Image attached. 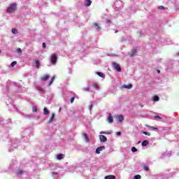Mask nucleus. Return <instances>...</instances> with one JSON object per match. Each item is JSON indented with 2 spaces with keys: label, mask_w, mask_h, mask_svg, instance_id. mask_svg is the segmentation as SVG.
I'll use <instances>...</instances> for the list:
<instances>
[{
  "label": "nucleus",
  "mask_w": 179,
  "mask_h": 179,
  "mask_svg": "<svg viewBox=\"0 0 179 179\" xmlns=\"http://www.w3.org/2000/svg\"><path fill=\"white\" fill-rule=\"evenodd\" d=\"M14 10H16V3H15L10 5V6L7 8L6 12L7 13H12V12H14Z\"/></svg>",
  "instance_id": "1"
},
{
  "label": "nucleus",
  "mask_w": 179,
  "mask_h": 179,
  "mask_svg": "<svg viewBox=\"0 0 179 179\" xmlns=\"http://www.w3.org/2000/svg\"><path fill=\"white\" fill-rule=\"evenodd\" d=\"M112 65L114 68V69H115V71H117V72H121V66H120V64H117V62H113L112 63Z\"/></svg>",
  "instance_id": "2"
},
{
  "label": "nucleus",
  "mask_w": 179,
  "mask_h": 179,
  "mask_svg": "<svg viewBox=\"0 0 179 179\" xmlns=\"http://www.w3.org/2000/svg\"><path fill=\"white\" fill-rule=\"evenodd\" d=\"M58 58L57 57V55L54 54L50 57V62L52 64V65H55L57 64Z\"/></svg>",
  "instance_id": "3"
},
{
  "label": "nucleus",
  "mask_w": 179,
  "mask_h": 179,
  "mask_svg": "<svg viewBox=\"0 0 179 179\" xmlns=\"http://www.w3.org/2000/svg\"><path fill=\"white\" fill-rule=\"evenodd\" d=\"M115 118L119 124V122H122V121H124V115H117L115 116Z\"/></svg>",
  "instance_id": "4"
},
{
  "label": "nucleus",
  "mask_w": 179,
  "mask_h": 179,
  "mask_svg": "<svg viewBox=\"0 0 179 179\" xmlns=\"http://www.w3.org/2000/svg\"><path fill=\"white\" fill-rule=\"evenodd\" d=\"M104 149H106V147L104 146L98 147L95 151V153H96V155H100V152L104 150Z\"/></svg>",
  "instance_id": "5"
},
{
  "label": "nucleus",
  "mask_w": 179,
  "mask_h": 179,
  "mask_svg": "<svg viewBox=\"0 0 179 179\" xmlns=\"http://www.w3.org/2000/svg\"><path fill=\"white\" fill-rule=\"evenodd\" d=\"M99 139L101 143H104L105 142H107V137L104 135H99Z\"/></svg>",
  "instance_id": "6"
},
{
  "label": "nucleus",
  "mask_w": 179,
  "mask_h": 179,
  "mask_svg": "<svg viewBox=\"0 0 179 179\" xmlns=\"http://www.w3.org/2000/svg\"><path fill=\"white\" fill-rule=\"evenodd\" d=\"M107 121L109 124H113V122H114V119L113 118L111 113H109V115L107 117Z\"/></svg>",
  "instance_id": "7"
},
{
  "label": "nucleus",
  "mask_w": 179,
  "mask_h": 179,
  "mask_svg": "<svg viewBox=\"0 0 179 179\" xmlns=\"http://www.w3.org/2000/svg\"><path fill=\"white\" fill-rule=\"evenodd\" d=\"M19 143H20V142H19L18 140H16V139L13 140V148H17V146H19Z\"/></svg>",
  "instance_id": "8"
},
{
  "label": "nucleus",
  "mask_w": 179,
  "mask_h": 179,
  "mask_svg": "<svg viewBox=\"0 0 179 179\" xmlns=\"http://www.w3.org/2000/svg\"><path fill=\"white\" fill-rule=\"evenodd\" d=\"M64 157H65V155H64V154H58L56 156V158L57 160H62V159H64Z\"/></svg>",
  "instance_id": "9"
},
{
  "label": "nucleus",
  "mask_w": 179,
  "mask_h": 179,
  "mask_svg": "<svg viewBox=\"0 0 179 179\" xmlns=\"http://www.w3.org/2000/svg\"><path fill=\"white\" fill-rule=\"evenodd\" d=\"M49 78H50V74H46L43 77H41V80H43V82H45L46 80H48Z\"/></svg>",
  "instance_id": "10"
},
{
  "label": "nucleus",
  "mask_w": 179,
  "mask_h": 179,
  "mask_svg": "<svg viewBox=\"0 0 179 179\" xmlns=\"http://www.w3.org/2000/svg\"><path fill=\"white\" fill-rule=\"evenodd\" d=\"M83 137L84 138V140H85L87 143H89L90 139H89V136H87V134H86V133L83 134Z\"/></svg>",
  "instance_id": "11"
},
{
  "label": "nucleus",
  "mask_w": 179,
  "mask_h": 179,
  "mask_svg": "<svg viewBox=\"0 0 179 179\" xmlns=\"http://www.w3.org/2000/svg\"><path fill=\"white\" fill-rule=\"evenodd\" d=\"M55 118V113H52L51 114V117H50V120H48V123L51 124L54 121Z\"/></svg>",
  "instance_id": "12"
},
{
  "label": "nucleus",
  "mask_w": 179,
  "mask_h": 179,
  "mask_svg": "<svg viewBox=\"0 0 179 179\" xmlns=\"http://www.w3.org/2000/svg\"><path fill=\"white\" fill-rule=\"evenodd\" d=\"M94 27H95L97 31H100V30H101V27H100V25H99V24L97 23H94Z\"/></svg>",
  "instance_id": "13"
},
{
  "label": "nucleus",
  "mask_w": 179,
  "mask_h": 179,
  "mask_svg": "<svg viewBox=\"0 0 179 179\" xmlns=\"http://www.w3.org/2000/svg\"><path fill=\"white\" fill-rule=\"evenodd\" d=\"M146 127H147V128H148L151 131H159V129L157 127L149 126V125H146Z\"/></svg>",
  "instance_id": "14"
},
{
  "label": "nucleus",
  "mask_w": 179,
  "mask_h": 179,
  "mask_svg": "<svg viewBox=\"0 0 179 179\" xmlns=\"http://www.w3.org/2000/svg\"><path fill=\"white\" fill-rule=\"evenodd\" d=\"M132 87V85L131 84H129V85H124L122 86V89H131Z\"/></svg>",
  "instance_id": "15"
},
{
  "label": "nucleus",
  "mask_w": 179,
  "mask_h": 179,
  "mask_svg": "<svg viewBox=\"0 0 179 179\" xmlns=\"http://www.w3.org/2000/svg\"><path fill=\"white\" fill-rule=\"evenodd\" d=\"M43 114L44 115H48L50 114V110L47 109V108H43Z\"/></svg>",
  "instance_id": "16"
},
{
  "label": "nucleus",
  "mask_w": 179,
  "mask_h": 179,
  "mask_svg": "<svg viewBox=\"0 0 179 179\" xmlns=\"http://www.w3.org/2000/svg\"><path fill=\"white\" fill-rule=\"evenodd\" d=\"M138 52V50H136V49H134L132 51H131V53L130 55V57H134L135 56V54H136V52Z\"/></svg>",
  "instance_id": "17"
},
{
  "label": "nucleus",
  "mask_w": 179,
  "mask_h": 179,
  "mask_svg": "<svg viewBox=\"0 0 179 179\" xmlns=\"http://www.w3.org/2000/svg\"><path fill=\"white\" fill-rule=\"evenodd\" d=\"M92 5L91 0H85V6H90Z\"/></svg>",
  "instance_id": "18"
},
{
  "label": "nucleus",
  "mask_w": 179,
  "mask_h": 179,
  "mask_svg": "<svg viewBox=\"0 0 179 179\" xmlns=\"http://www.w3.org/2000/svg\"><path fill=\"white\" fill-rule=\"evenodd\" d=\"M96 75L99 76L100 78H106V76L104 75V73H101V72H99V71H98V72H96Z\"/></svg>",
  "instance_id": "19"
},
{
  "label": "nucleus",
  "mask_w": 179,
  "mask_h": 179,
  "mask_svg": "<svg viewBox=\"0 0 179 179\" xmlns=\"http://www.w3.org/2000/svg\"><path fill=\"white\" fill-rule=\"evenodd\" d=\"M105 179H115V176L113 175H108L105 177Z\"/></svg>",
  "instance_id": "20"
},
{
  "label": "nucleus",
  "mask_w": 179,
  "mask_h": 179,
  "mask_svg": "<svg viewBox=\"0 0 179 179\" xmlns=\"http://www.w3.org/2000/svg\"><path fill=\"white\" fill-rule=\"evenodd\" d=\"M55 79V76L52 77L51 80L49 81L48 86H51V85H52V82H54Z\"/></svg>",
  "instance_id": "21"
},
{
  "label": "nucleus",
  "mask_w": 179,
  "mask_h": 179,
  "mask_svg": "<svg viewBox=\"0 0 179 179\" xmlns=\"http://www.w3.org/2000/svg\"><path fill=\"white\" fill-rule=\"evenodd\" d=\"M147 145H149V141H148L147 140L143 141L141 143L142 146H146Z\"/></svg>",
  "instance_id": "22"
},
{
  "label": "nucleus",
  "mask_w": 179,
  "mask_h": 179,
  "mask_svg": "<svg viewBox=\"0 0 179 179\" xmlns=\"http://www.w3.org/2000/svg\"><path fill=\"white\" fill-rule=\"evenodd\" d=\"M143 169L145 171H149V166L146 164H144Z\"/></svg>",
  "instance_id": "23"
},
{
  "label": "nucleus",
  "mask_w": 179,
  "mask_h": 179,
  "mask_svg": "<svg viewBox=\"0 0 179 179\" xmlns=\"http://www.w3.org/2000/svg\"><path fill=\"white\" fill-rule=\"evenodd\" d=\"M35 64H36V67L38 69V68H40V61L36 60Z\"/></svg>",
  "instance_id": "24"
},
{
  "label": "nucleus",
  "mask_w": 179,
  "mask_h": 179,
  "mask_svg": "<svg viewBox=\"0 0 179 179\" xmlns=\"http://www.w3.org/2000/svg\"><path fill=\"white\" fill-rule=\"evenodd\" d=\"M92 87L96 89V90H99V85H97V83H94L92 84Z\"/></svg>",
  "instance_id": "25"
},
{
  "label": "nucleus",
  "mask_w": 179,
  "mask_h": 179,
  "mask_svg": "<svg viewBox=\"0 0 179 179\" xmlns=\"http://www.w3.org/2000/svg\"><path fill=\"white\" fill-rule=\"evenodd\" d=\"M159 98L157 95H155L154 97H153V101H159Z\"/></svg>",
  "instance_id": "26"
},
{
  "label": "nucleus",
  "mask_w": 179,
  "mask_h": 179,
  "mask_svg": "<svg viewBox=\"0 0 179 179\" xmlns=\"http://www.w3.org/2000/svg\"><path fill=\"white\" fill-rule=\"evenodd\" d=\"M83 90L84 92H90V87H84L83 88Z\"/></svg>",
  "instance_id": "27"
},
{
  "label": "nucleus",
  "mask_w": 179,
  "mask_h": 179,
  "mask_svg": "<svg viewBox=\"0 0 179 179\" xmlns=\"http://www.w3.org/2000/svg\"><path fill=\"white\" fill-rule=\"evenodd\" d=\"M101 134H105V135H111V133L110 132H107V131H101L100 132Z\"/></svg>",
  "instance_id": "28"
},
{
  "label": "nucleus",
  "mask_w": 179,
  "mask_h": 179,
  "mask_svg": "<svg viewBox=\"0 0 179 179\" xmlns=\"http://www.w3.org/2000/svg\"><path fill=\"white\" fill-rule=\"evenodd\" d=\"M11 31L13 34H17V29H12Z\"/></svg>",
  "instance_id": "29"
},
{
  "label": "nucleus",
  "mask_w": 179,
  "mask_h": 179,
  "mask_svg": "<svg viewBox=\"0 0 179 179\" xmlns=\"http://www.w3.org/2000/svg\"><path fill=\"white\" fill-rule=\"evenodd\" d=\"M142 178V176H141V175H136L134 177V179H141Z\"/></svg>",
  "instance_id": "30"
},
{
  "label": "nucleus",
  "mask_w": 179,
  "mask_h": 179,
  "mask_svg": "<svg viewBox=\"0 0 179 179\" xmlns=\"http://www.w3.org/2000/svg\"><path fill=\"white\" fill-rule=\"evenodd\" d=\"M92 108H93V102H90V104L89 106L90 111H92Z\"/></svg>",
  "instance_id": "31"
},
{
  "label": "nucleus",
  "mask_w": 179,
  "mask_h": 179,
  "mask_svg": "<svg viewBox=\"0 0 179 179\" xmlns=\"http://www.w3.org/2000/svg\"><path fill=\"white\" fill-rule=\"evenodd\" d=\"M131 152H133V153H135V152H138V149H136V148L135 147H132Z\"/></svg>",
  "instance_id": "32"
},
{
  "label": "nucleus",
  "mask_w": 179,
  "mask_h": 179,
  "mask_svg": "<svg viewBox=\"0 0 179 179\" xmlns=\"http://www.w3.org/2000/svg\"><path fill=\"white\" fill-rule=\"evenodd\" d=\"M20 174H23V171H22V169H20V170L17 172V176H20Z\"/></svg>",
  "instance_id": "33"
},
{
  "label": "nucleus",
  "mask_w": 179,
  "mask_h": 179,
  "mask_svg": "<svg viewBox=\"0 0 179 179\" xmlns=\"http://www.w3.org/2000/svg\"><path fill=\"white\" fill-rule=\"evenodd\" d=\"M32 111H33V113H37V107L33 106Z\"/></svg>",
  "instance_id": "34"
},
{
  "label": "nucleus",
  "mask_w": 179,
  "mask_h": 179,
  "mask_svg": "<svg viewBox=\"0 0 179 179\" xmlns=\"http://www.w3.org/2000/svg\"><path fill=\"white\" fill-rule=\"evenodd\" d=\"M17 64V62L16 61H14V62H13L11 63L10 66L13 67V66H15V65H16Z\"/></svg>",
  "instance_id": "35"
},
{
  "label": "nucleus",
  "mask_w": 179,
  "mask_h": 179,
  "mask_svg": "<svg viewBox=\"0 0 179 179\" xmlns=\"http://www.w3.org/2000/svg\"><path fill=\"white\" fill-rule=\"evenodd\" d=\"M143 134L144 135H148V136H150V133H149V132L143 131Z\"/></svg>",
  "instance_id": "36"
},
{
  "label": "nucleus",
  "mask_w": 179,
  "mask_h": 179,
  "mask_svg": "<svg viewBox=\"0 0 179 179\" xmlns=\"http://www.w3.org/2000/svg\"><path fill=\"white\" fill-rule=\"evenodd\" d=\"M16 51H17V52L18 54H21V52H22V49H21V48H17Z\"/></svg>",
  "instance_id": "37"
},
{
  "label": "nucleus",
  "mask_w": 179,
  "mask_h": 179,
  "mask_svg": "<svg viewBox=\"0 0 179 179\" xmlns=\"http://www.w3.org/2000/svg\"><path fill=\"white\" fill-rule=\"evenodd\" d=\"M158 9H159V10H163V9H164V6H160L158 7Z\"/></svg>",
  "instance_id": "38"
},
{
  "label": "nucleus",
  "mask_w": 179,
  "mask_h": 179,
  "mask_svg": "<svg viewBox=\"0 0 179 179\" xmlns=\"http://www.w3.org/2000/svg\"><path fill=\"white\" fill-rule=\"evenodd\" d=\"M155 118H156V120H162V117H160L159 115H155Z\"/></svg>",
  "instance_id": "39"
},
{
  "label": "nucleus",
  "mask_w": 179,
  "mask_h": 179,
  "mask_svg": "<svg viewBox=\"0 0 179 179\" xmlns=\"http://www.w3.org/2000/svg\"><path fill=\"white\" fill-rule=\"evenodd\" d=\"M73 101H75V97H72L70 100L71 103H73Z\"/></svg>",
  "instance_id": "40"
},
{
  "label": "nucleus",
  "mask_w": 179,
  "mask_h": 179,
  "mask_svg": "<svg viewBox=\"0 0 179 179\" xmlns=\"http://www.w3.org/2000/svg\"><path fill=\"white\" fill-rule=\"evenodd\" d=\"M42 47H43V48H45V47H46L45 43H42Z\"/></svg>",
  "instance_id": "41"
},
{
  "label": "nucleus",
  "mask_w": 179,
  "mask_h": 179,
  "mask_svg": "<svg viewBox=\"0 0 179 179\" xmlns=\"http://www.w3.org/2000/svg\"><path fill=\"white\" fill-rule=\"evenodd\" d=\"M121 41H122V43H124L125 41V37H122Z\"/></svg>",
  "instance_id": "42"
},
{
  "label": "nucleus",
  "mask_w": 179,
  "mask_h": 179,
  "mask_svg": "<svg viewBox=\"0 0 179 179\" xmlns=\"http://www.w3.org/2000/svg\"><path fill=\"white\" fill-rule=\"evenodd\" d=\"M57 174H58V173H55V172L52 173V176H57Z\"/></svg>",
  "instance_id": "43"
},
{
  "label": "nucleus",
  "mask_w": 179,
  "mask_h": 179,
  "mask_svg": "<svg viewBox=\"0 0 179 179\" xmlns=\"http://www.w3.org/2000/svg\"><path fill=\"white\" fill-rule=\"evenodd\" d=\"M117 136H121V132L118 131V132L117 133Z\"/></svg>",
  "instance_id": "44"
},
{
  "label": "nucleus",
  "mask_w": 179,
  "mask_h": 179,
  "mask_svg": "<svg viewBox=\"0 0 179 179\" xmlns=\"http://www.w3.org/2000/svg\"><path fill=\"white\" fill-rule=\"evenodd\" d=\"M111 22V20H106V23H110Z\"/></svg>",
  "instance_id": "45"
},
{
  "label": "nucleus",
  "mask_w": 179,
  "mask_h": 179,
  "mask_svg": "<svg viewBox=\"0 0 179 179\" xmlns=\"http://www.w3.org/2000/svg\"><path fill=\"white\" fill-rule=\"evenodd\" d=\"M61 110H62V108H59V113H61Z\"/></svg>",
  "instance_id": "46"
},
{
  "label": "nucleus",
  "mask_w": 179,
  "mask_h": 179,
  "mask_svg": "<svg viewBox=\"0 0 179 179\" xmlns=\"http://www.w3.org/2000/svg\"><path fill=\"white\" fill-rule=\"evenodd\" d=\"M115 33H118V30H116V31H115Z\"/></svg>",
  "instance_id": "47"
},
{
  "label": "nucleus",
  "mask_w": 179,
  "mask_h": 179,
  "mask_svg": "<svg viewBox=\"0 0 179 179\" xmlns=\"http://www.w3.org/2000/svg\"><path fill=\"white\" fill-rule=\"evenodd\" d=\"M39 90H40L41 92H43V89H39Z\"/></svg>",
  "instance_id": "48"
},
{
  "label": "nucleus",
  "mask_w": 179,
  "mask_h": 179,
  "mask_svg": "<svg viewBox=\"0 0 179 179\" xmlns=\"http://www.w3.org/2000/svg\"><path fill=\"white\" fill-rule=\"evenodd\" d=\"M10 121H11V120H10V119H9V120H8V122H10Z\"/></svg>",
  "instance_id": "49"
},
{
  "label": "nucleus",
  "mask_w": 179,
  "mask_h": 179,
  "mask_svg": "<svg viewBox=\"0 0 179 179\" xmlns=\"http://www.w3.org/2000/svg\"><path fill=\"white\" fill-rule=\"evenodd\" d=\"M168 156H171V154L169 153Z\"/></svg>",
  "instance_id": "50"
},
{
  "label": "nucleus",
  "mask_w": 179,
  "mask_h": 179,
  "mask_svg": "<svg viewBox=\"0 0 179 179\" xmlns=\"http://www.w3.org/2000/svg\"><path fill=\"white\" fill-rule=\"evenodd\" d=\"M158 73H160V70H158Z\"/></svg>",
  "instance_id": "51"
},
{
  "label": "nucleus",
  "mask_w": 179,
  "mask_h": 179,
  "mask_svg": "<svg viewBox=\"0 0 179 179\" xmlns=\"http://www.w3.org/2000/svg\"><path fill=\"white\" fill-rule=\"evenodd\" d=\"M9 152H10V150H9Z\"/></svg>",
  "instance_id": "52"
},
{
  "label": "nucleus",
  "mask_w": 179,
  "mask_h": 179,
  "mask_svg": "<svg viewBox=\"0 0 179 179\" xmlns=\"http://www.w3.org/2000/svg\"><path fill=\"white\" fill-rule=\"evenodd\" d=\"M165 156H167V155H165Z\"/></svg>",
  "instance_id": "53"
},
{
  "label": "nucleus",
  "mask_w": 179,
  "mask_h": 179,
  "mask_svg": "<svg viewBox=\"0 0 179 179\" xmlns=\"http://www.w3.org/2000/svg\"><path fill=\"white\" fill-rule=\"evenodd\" d=\"M0 54H1V50H0Z\"/></svg>",
  "instance_id": "54"
}]
</instances>
